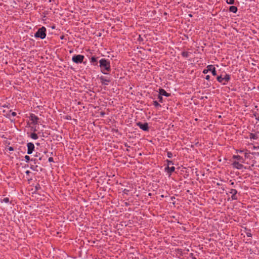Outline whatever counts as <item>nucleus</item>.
Masks as SVG:
<instances>
[{
	"instance_id": "14",
	"label": "nucleus",
	"mask_w": 259,
	"mask_h": 259,
	"mask_svg": "<svg viewBox=\"0 0 259 259\" xmlns=\"http://www.w3.org/2000/svg\"><path fill=\"white\" fill-rule=\"evenodd\" d=\"M98 57L92 56L90 58V62H91V63L92 65H94V66L97 65V64H98Z\"/></svg>"
},
{
	"instance_id": "34",
	"label": "nucleus",
	"mask_w": 259,
	"mask_h": 259,
	"mask_svg": "<svg viewBox=\"0 0 259 259\" xmlns=\"http://www.w3.org/2000/svg\"><path fill=\"white\" fill-rule=\"evenodd\" d=\"M190 256L191 257L192 259H197L193 253L190 254Z\"/></svg>"
},
{
	"instance_id": "42",
	"label": "nucleus",
	"mask_w": 259,
	"mask_h": 259,
	"mask_svg": "<svg viewBox=\"0 0 259 259\" xmlns=\"http://www.w3.org/2000/svg\"><path fill=\"white\" fill-rule=\"evenodd\" d=\"M236 152L237 153L239 152L240 153H243V150H236Z\"/></svg>"
},
{
	"instance_id": "46",
	"label": "nucleus",
	"mask_w": 259,
	"mask_h": 259,
	"mask_svg": "<svg viewBox=\"0 0 259 259\" xmlns=\"http://www.w3.org/2000/svg\"><path fill=\"white\" fill-rule=\"evenodd\" d=\"M124 146H125V147H126L127 148H130V146H128V144H127V143H125V144H124Z\"/></svg>"
},
{
	"instance_id": "11",
	"label": "nucleus",
	"mask_w": 259,
	"mask_h": 259,
	"mask_svg": "<svg viewBox=\"0 0 259 259\" xmlns=\"http://www.w3.org/2000/svg\"><path fill=\"white\" fill-rule=\"evenodd\" d=\"M232 166L234 168L238 169H241L244 167V166L241 163H240L239 161H235L232 163Z\"/></svg>"
},
{
	"instance_id": "13",
	"label": "nucleus",
	"mask_w": 259,
	"mask_h": 259,
	"mask_svg": "<svg viewBox=\"0 0 259 259\" xmlns=\"http://www.w3.org/2000/svg\"><path fill=\"white\" fill-rule=\"evenodd\" d=\"M175 167L174 166H166V167H165V171L167 172L169 176L171 175V174L175 171Z\"/></svg>"
},
{
	"instance_id": "59",
	"label": "nucleus",
	"mask_w": 259,
	"mask_h": 259,
	"mask_svg": "<svg viewBox=\"0 0 259 259\" xmlns=\"http://www.w3.org/2000/svg\"><path fill=\"white\" fill-rule=\"evenodd\" d=\"M45 153H47V151H46L44 152Z\"/></svg>"
},
{
	"instance_id": "7",
	"label": "nucleus",
	"mask_w": 259,
	"mask_h": 259,
	"mask_svg": "<svg viewBox=\"0 0 259 259\" xmlns=\"http://www.w3.org/2000/svg\"><path fill=\"white\" fill-rule=\"evenodd\" d=\"M29 119L31 121V124L36 125L38 123L39 118L34 114L31 113L29 116Z\"/></svg>"
},
{
	"instance_id": "28",
	"label": "nucleus",
	"mask_w": 259,
	"mask_h": 259,
	"mask_svg": "<svg viewBox=\"0 0 259 259\" xmlns=\"http://www.w3.org/2000/svg\"><path fill=\"white\" fill-rule=\"evenodd\" d=\"M41 189V187H40V185L37 183L36 186H35V191H37L39 190H40Z\"/></svg>"
},
{
	"instance_id": "8",
	"label": "nucleus",
	"mask_w": 259,
	"mask_h": 259,
	"mask_svg": "<svg viewBox=\"0 0 259 259\" xmlns=\"http://www.w3.org/2000/svg\"><path fill=\"white\" fill-rule=\"evenodd\" d=\"M229 193L231 194V199L232 200H237L238 198L237 195V191L234 189H230Z\"/></svg>"
},
{
	"instance_id": "57",
	"label": "nucleus",
	"mask_w": 259,
	"mask_h": 259,
	"mask_svg": "<svg viewBox=\"0 0 259 259\" xmlns=\"http://www.w3.org/2000/svg\"><path fill=\"white\" fill-rule=\"evenodd\" d=\"M171 199L172 200V199H175V197H171Z\"/></svg>"
},
{
	"instance_id": "47",
	"label": "nucleus",
	"mask_w": 259,
	"mask_h": 259,
	"mask_svg": "<svg viewBox=\"0 0 259 259\" xmlns=\"http://www.w3.org/2000/svg\"><path fill=\"white\" fill-rule=\"evenodd\" d=\"M125 206H127L130 205V204L128 202H125L124 203Z\"/></svg>"
},
{
	"instance_id": "20",
	"label": "nucleus",
	"mask_w": 259,
	"mask_h": 259,
	"mask_svg": "<svg viewBox=\"0 0 259 259\" xmlns=\"http://www.w3.org/2000/svg\"><path fill=\"white\" fill-rule=\"evenodd\" d=\"M249 137L251 139H254V140H256L258 138L256 134H253V133L250 134Z\"/></svg>"
},
{
	"instance_id": "6",
	"label": "nucleus",
	"mask_w": 259,
	"mask_h": 259,
	"mask_svg": "<svg viewBox=\"0 0 259 259\" xmlns=\"http://www.w3.org/2000/svg\"><path fill=\"white\" fill-rule=\"evenodd\" d=\"M136 124L143 131L148 132L149 130V127L147 122L142 123L141 122H138Z\"/></svg>"
},
{
	"instance_id": "23",
	"label": "nucleus",
	"mask_w": 259,
	"mask_h": 259,
	"mask_svg": "<svg viewBox=\"0 0 259 259\" xmlns=\"http://www.w3.org/2000/svg\"><path fill=\"white\" fill-rule=\"evenodd\" d=\"M157 99L159 102L162 103L163 102L162 96L160 95L159 94L158 95Z\"/></svg>"
},
{
	"instance_id": "17",
	"label": "nucleus",
	"mask_w": 259,
	"mask_h": 259,
	"mask_svg": "<svg viewBox=\"0 0 259 259\" xmlns=\"http://www.w3.org/2000/svg\"><path fill=\"white\" fill-rule=\"evenodd\" d=\"M238 11L237 7L234 6H231L229 7V11L234 13H236Z\"/></svg>"
},
{
	"instance_id": "60",
	"label": "nucleus",
	"mask_w": 259,
	"mask_h": 259,
	"mask_svg": "<svg viewBox=\"0 0 259 259\" xmlns=\"http://www.w3.org/2000/svg\"><path fill=\"white\" fill-rule=\"evenodd\" d=\"M60 139H62V137L61 136H60Z\"/></svg>"
},
{
	"instance_id": "41",
	"label": "nucleus",
	"mask_w": 259,
	"mask_h": 259,
	"mask_svg": "<svg viewBox=\"0 0 259 259\" xmlns=\"http://www.w3.org/2000/svg\"><path fill=\"white\" fill-rule=\"evenodd\" d=\"M8 149H9V151H14V148L13 147H11V146L9 147Z\"/></svg>"
},
{
	"instance_id": "49",
	"label": "nucleus",
	"mask_w": 259,
	"mask_h": 259,
	"mask_svg": "<svg viewBox=\"0 0 259 259\" xmlns=\"http://www.w3.org/2000/svg\"><path fill=\"white\" fill-rule=\"evenodd\" d=\"M64 35H62V36H60V39H63L64 38Z\"/></svg>"
},
{
	"instance_id": "56",
	"label": "nucleus",
	"mask_w": 259,
	"mask_h": 259,
	"mask_svg": "<svg viewBox=\"0 0 259 259\" xmlns=\"http://www.w3.org/2000/svg\"><path fill=\"white\" fill-rule=\"evenodd\" d=\"M42 168L40 167V171H42Z\"/></svg>"
},
{
	"instance_id": "24",
	"label": "nucleus",
	"mask_w": 259,
	"mask_h": 259,
	"mask_svg": "<svg viewBox=\"0 0 259 259\" xmlns=\"http://www.w3.org/2000/svg\"><path fill=\"white\" fill-rule=\"evenodd\" d=\"M1 202L8 203L10 202L9 198L8 197H5L3 199L1 200Z\"/></svg>"
},
{
	"instance_id": "54",
	"label": "nucleus",
	"mask_w": 259,
	"mask_h": 259,
	"mask_svg": "<svg viewBox=\"0 0 259 259\" xmlns=\"http://www.w3.org/2000/svg\"><path fill=\"white\" fill-rule=\"evenodd\" d=\"M256 119L258 121H259V116H258L257 117H256Z\"/></svg>"
},
{
	"instance_id": "52",
	"label": "nucleus",
	"mask_w": 259,
	"mask_h": 259,
	"mask_svg": "<svg viewBox=\"0 0 259 259\" xmlns=\"http://www.w3.org/2000/svg\"><path fill=\"white\" fill-rule=\"evenodd\" d=\"M38 155L37 154V153H36V154L35 155V157H38Z\"/></svg>"
},
{
	"instance_id": "58",
	"label": "nucleus",
	"mask_w": 259,
	"mask_h": 259,
	"mask_svg": "<svg viewBox=\"0 0 259 259\" xmlns=\"http://www.w3.org/2000/svg\"><path fill=\"white\" fill-rule=\"evenodd\" d=\"M190 17H192V15L191 14H189Z\"/></svg>"
},
{
	"instance_id": "4",
	"label": "nucleus",
	"mask_w": 259,
	"mask_h": 259,
	"mask_svg": "<svg viewBox=\"0 0 259 259\" xmlns=\"http://www.w3.org/2000/svg\"><path fill=\"white\" fill-rule=\"evenodd\" d=\"M84 56L82 55H74L72 58V61L76 64L83 63L85 64V62H83Z\"/></svg>"
},
{
	"instance_id": "33",
	"label": "nucleus",
	"mask_w": 259,
	"mask_h": 259,
	"mask_svg": "<svg viewBox=\"0 0 259 259\" xmlns=\"http://www.w3.org/2000/svg\"><path fill=\"white\" fill-rule=\"evenodd\" d=\"M244 154L245 158H248L249 157V153L245 152L244 153Z\"/></svg>"
},
{
	"instance_id": "12",
	"label": "nucleus",
	"mask_w": 259,
	"mask_h": 259,
	"mask_svg": "<svg viewBox=\"0 0 259 259\" xmlns=\"http://www.w3.org/2000/svg\"><path fill=\"white\" fill-rule=\"evenodd\" d=\"M206 68H208V71L211 72L212 75L216 76L217 75V70L214 65H208L207 66Z\"/></svg>"
},
{
	"instance_id": "37",
	"label": "nucleus",
	"mask_w": 259,
	"mask_h": 259,
	"mask_svg": "<svg viewBox=\"0 0 259 259\" xmlns=\"http://www.w3.org/2000/svg\"><path fill=\"white\" fill-rule=\"evenodd\" d=\"M112 131L114 132H115L116 133H119V132L118 129L112 128Z\"/></svg>"
},
{
	"instance_id": "36",
	"label": "nucleus",
	"mask_w": 259,
	"mask_h": 259,
	"mask_svg": "<svg viewBox=\"0 0 259 259\" xmlns=\"http://www.w3.org/2000/svg\"><path fill=\"white\" fill-rule=\"evenodd\" d=\"M138 41H143V38L140 35H139V38L138 39Z\"/></svg>"
},
{
	"instance_id": "31",
	"label": "nucleus",
	"mask_w": 259,
	"mask_h": 259,
	"mask_svg": "<svg viewBox=\"0 0 259 259\" xmlns=\"http://www.w3.org/2000/svg\"><path fill=\"white\" fill-rule=\"evenodd\" d=\"M129 191H130V190H128V189H124L122 191L123 193L124 194H126V195H127V194H128V192H129Z\"/></svg>"
},
{
	"instance_id": "53",
	"label": "nucleus",
	"mask_w": 259,
	"mask_h": 259,
	"mask_svg": "<svg viewBox=\"0 0 259 259\" xmlns=\"http://www.w3.org/2000/svg\"><path fill=\"white\" fill-rule=\"evenodd\" d=\"M52 29H55V26H52Z\"/></svg>"
},
{
	"instance_id": "29",
	"label": "nucleus",
	"mask_w": 259,
	"mask_h": 259,
	"mask_svg": "<svg viewBox=\"0 0 259 259\" xmlns=\"http://www.w3.org/2000/svg\"><path fill=\"white\" fill-rule=\"evenodd\" d=\"M166 162L167 164V166H169V165H170V164H174V163H173L172 161H171V160L167 159L166 160Z\"/></svg>"
},
{
	"instance_id": "22",
	"label": "nucleus",
	"mask_w": 259,
	"mask_h": 259,
	"mask_svg": "<svg viewBox=\"0 0 259 259\" xmlns=\"http://www.w3.org/2000/svg\"><path fill=\"white\" fill-rule=\"evenodd\" d=\"M153 105L155 107H161V106L160 105V104L157 101H154L153 102Z\"/></svg>"
},
{
	"instance_id": "50",
	"label": "nucleus",
	"mask_w": 259,
	"mask_h": 259,
	"mask_svg": "<svg viewBox=\"0 0 259 259\" xmlns=\"http://www.w3.org/2000/svg\"><path fill=\"white\" fill-rule=\"evenodd\" d=\"M3 107H4V108H5V107H8V106H7V105H6L5 104V105H3Z\"/></svg>"
},
{
	"instance_id": "2",
	"label": "nucleus",
	"mask_w": 259,
	"mask_h": 259,
	"mask_svg": "<svg viewBox=\"0 0 259 259\" xmlns=\"http://www.w3.org/2000/svg\"><path fill=\"white\" fill-rule=\"evenodd\" d=\"M231 79L230 75L226 73L225 75L223 76V74H221L220 75H218L217 77V81L221 83L223 85H226L227 82H228Z\"/></svg>"
},
{
	"instance_id": "15",
	"label": "nucleus",
	"mask_w": 259,
	"mask_h": 259,
	"mask_svg": "<svg viewBox=\"0 0 259 259\" xmlns=\"http://www.w3.org/2000/svg\"><path fill=\"white\" fill-rule=\"evenodd\" d=\"M159 94L161 96H164L165 97H169L170 96V94L167 93L163 89H159Z\"/></svg>"
},
{
	"instance_id": "21",
	"label": "nucleus",
	"mask_w": 259,
	"mask_h": 259,
	"mask_svg": "<svg viewBox=\"0 0 259 259\" xmlns=\"http://www.w3.org/2000/svg\"><path fill=\"white\" fill-rule=\"evenodd\" d=\"M16 115H17V113L15 112H12V110H10V114H7L6 117H10V115H12L13 116H16Z\"/></svg>"
},
{
	"instance_id": "10",
	"label": "nucleus",
	"mask_w": 259,
	"mask_h": 259,
	"mask_svg": "<svg viewBox=\"0 0 259 259\" xmlns=\"http://www.w3.org/2000/svg\"><path fill=\"white\" fill-rule=\"evenodd\" d=\"M27 154L30 155L32 153L33 151L34 150V145L31 143L29 142L27 144Z\"/></svg>"
},
{
	"instance_id": "45",
	"label": "nucleus",
	"mask_w": 259,
	"mask_h": 259,
	"mask_svg": "<svg viewBox=\"0 0 259 259\" xmlns=\"http://www.w3.org/2000/svg\"><path fill=\"white\" fill-rule=\"evenodd\" d=\"M66 119H71V118L70 116H67L66 117Z\"/></svg>"
},
{
	"instance_id": "38",
	"label": "nucleus",
	"mask_w": 259,
	"mask_h": 259,
	"mask_svg": "<svg viewBox=\"0 0 259 259\" xmlns=\"http://www.w3.org/2000/svg\"><path fill=\"white\" fill-rule=\"evenodd\" d=\"M48 161L49 162H54V159H53V158L52 157H50L49 158Z\"/></svg>"
},
{
	"instance_id": "19",
	"label": "nucleus",
	"mask_w": 259,
	"mask_h": 259,
	"mask_svg": "<svg viewBox=\"0 0 259 259\" xmlns=\"http://www.w3.org/2000/svg\"><path fill=\"white\" fill-rule=\"evenodd\" d=\"M190 53L186 52V51H183L182 52L181 55L184 58H188L189 56Z\"/></svg>"
},
{
	"instance_id": "55",
	"label": "nucleus",
	"mask_w": 259,
	"mask_h": 259,
	"mask_svg": "<svg viewBox=\"0 0 259 259\" xmlns=\"http://www.w3.org/2000/svg\"><path fill=\"white\" fill-rule=\"evenodd\" d=\"M78 105L81 104V102H78Z\"/></svg>"
},
{
	"instance_id": "48",
	"label": "nucleus",
	"mask_w": 259,
	"mask_h": 259,
	"mask_svg": "<svg viewBox=\"0 0 259 259\" xmlns=\"http://www.w3.org/2000/svg\"><path fill=\"white\" fill-rule=\"evenodd\" d=\"M230 185H231V186H234V182H231V184H230Z\"/></svg>"
},
{
	"instance_id": "35",
	"label": "nucleus",
	"mask_w": 259,
	"mask_h": 259,
	"mask_svg": "<svg viewBox=\"0 0 259 259\" xmlns=\"http://www.w3.org/2000/svg\"><path fill=\"white\" fill-rule=\"evenodd\" d=\"M37 159L40 161L42 160H46L45 158H44V156H39L38 159Z\"/></svg>"
},
{
	"instance_id": "43",
	"label": "nucleus",
	"mask_w": 259,
	"mask_h": 259,
	"mask_svg": "<svg viewBox=\"0 0 259 259\" xmlns=\"http://www.w3.org/2000/svg\"><path fill=\"white\" fill-rule=\"evenodd\" d=\"M25 174L26 175L29 176L30 174V171L29 170H27L26 171Z\"/></svg>"
},
{
	"instance_id": "1",
	"label": "nucleus",
	"mask_w": 259,
	"mask_h": 259,
	"mask_svg": "<svg viewBox=\"0 0 259 259\" xmlns=\"http://www.w3.org/2000/svg\"><path fill=\"white\" fill-rule=\"evenodd\" d=\"M99 63L101 72L104 74H109L111 70L110 61L103 58L99 60Z\"/></svg>"
},
{
	"instance_id": "51",
	"label": "nucleus",
	"mask_w": 259,
	"mask_h": 259,
	"mask_svg": "<svg viewBox=\"0 0 259 259\" xmlns=\"http://www.w3.org/2000/svg\"><path fill=\"white\" fill-rule=\"evenodd\" d=\"M59 139H60V137H59L58 136H57V138H56V139L59 141Z\"/></svg>"
},
{
	"instance_id": "32",
	"label": "nucleus",
	"mask_w": 259,
	"mask_h": 259,
	"mask_svg": "<svg viewBox=\"0 0 259 259\" xmlns=\"http://www.w3.org/2000/svg\"><path fill=\"white\" fill-rule=\"evenodd\" d=\"M208 68H206V69H204L203 70V73L204 74H206L208 73Z\"/></svg>"
},
{
	"instance_id": "30",
	"label": "nucleus",
	"mask_w": 259,
	"mask_h": 259,
	"mask_svg": "<svg viewBox=\"0 0 259 259\" xmlns=\"http://www.w3.org/2000/svg\"><path fill=\"white\" fill-rule=\"evenodd\" d=\"M167 156L168 158H171L172 157V153L170 151L167 152Z\"/></svg>"
},
{
	"instance_id": "25",
	"label": "nucleus",
	"mask_w": 259,
	"mask_h": 259,
	"mask_svg": "<svg viewBox=\"0 0 259 259\" xmlns=\"http://www.w3.org/2000/svg\"><path fill=\"white\" fill-rule=\"evenodd\" d=\"M25 160L26 162H28L29 161H31V158L28 155H25Z\"/></svg>"
},
{
	"instance_id": "5",
	"label": "nucleus",
	"mask_w": 259,
	"mask_h": 259,
	"mask_svg": "<svg viewBox=\"0 0 259 259\" xmlns=\"http://www.w3.org/2000/svg\"><path fill=\"white\" fill-rule=\"evenodd\" d=\"M31 161L33 162V164H31L30 168L32 170L34 171H38V169H37L38 165L39 164V162H38V160L37 158H31Z\"/></svg>"
},
{
	"instance_id": "40",
	"label": "nucleus",
	"mask_w": 259,
	"mask_h": 259,
	"mask_svg": "<svg viewBox=\"0 0 259 259\" xmlns=\"http://www.w3.org/2000/svg\"><path fill=\"white\" fill-rule=\"evenodd\" d=\"M205 79H206L207 80H209L210 79V76L209 75H207L205 76Z\"/></svg>"
},
{
	"instance_id": "3",
	"label": "nucleus",
	"mask_w": 259,
	"mask_h": 259,
	"mask_svg": "<svg viewBox=\"0 0 259 259\" xmlns=\"http://www.w3.org/2000/svg\"><path fill=\"white\" fill-rule=\"evenodd\" d=\"M35 38L44 39L46 37V28L44 26L39 28L34 34Z\"/></svg>"
},
{
	"instance_id": "18",
	"label": "nucleus",
	"mask_w": 259,
	"mask_h": 259,
	"mask_svg": "<svg viewBox=\"0 0 259 259\" xmlns=\"http://www.w3.org/2000/svg\"><path fill=\"white\" fill-rule=\"evenodd\" d=\"M30 137L34 140H36L38 138L37 134L34 132L31 133L30 135Z\"/></svg>"
},
{
	"instance_id": "44",
	"label": "nucleus",
	"mask_w": 259,
	"mask_h": 259,
	"mask_svg": "<svg viewBox=\"0 0 259 259\" xmlns=\"http://www.w3.org/2000/svg\"><path fill=\"white\" fill-rule=\"evenodd\" d=\"M31 130H33L34 133L37 131V130L36 129L35 127L34 128L33 127H32Z\"/></svg>"
},
{
	"instance_id": "27",
	"label": "nucleus",
	"mask_w": 259,
	"mask_h": 259,
	"mask_svg": "<svg viewBox=\"0 0 259 259\" xmlns=\"http://www.w3.org/2000/svg\"><path fill=\"white\" fill-rule=\"evenodd\" d=\"M226 3L229 5H233L235 3V0H227Z\"/></svg>"
},
{
	"instance_id": "16",
	"label": "nucleus",
	"mask_w": 259,
	"mask_h": 259,
	"mask_svg": "<svg viewBox=\"0 0 259 259\" xmlns=\"http://www.w3.org/2000/svg\"><path fill=\"white\" fill-rule=\"evenodd\" d=\"M232 158L233 159H237V161L240 162L241 163H244V161H245L244 159L242 157H241L238 155H233Z\"/></svg>"
},
{
	"instance_id": "39",
	"label": "nucleus",
	"mask_w": 259,
	"mask_h": 259,
	"mask_svg": "<svg viewBox=\"0 0 259 259\" xmlns=\"http://www.w3.org/2000/svg\"><path fill=\"white\" fill-rule=\"evenodd\" d=\"M105 115V113L104 112L102 111V112H100V116H101V117H103Z\"/></svg>"
},
{
	"instance_id": "26",
	"label": "nucleus",
	"mask_w": 259,
	"mask_h": 259,
	"mask_svg": "<svg viewBox=\"0 0 259 259\" xmlns=\"http://www.w3.org/2000/svg\"><path fill=\"white\" fill-rule=\"evenodd\" d=\"M246 236L248 237H251L252 234L251 233V230L250 229L248 230V231L246 232Z\"/></svg>"
},
{
	"instance_id": "9",
	"label": "nucleus",
	"mask_w": 259,
	"mask_h": 259,
	"mask_svg": "<svg viewBox=\"0 0 259 259\" xmlns=\"http://www.w3.org/2000/svg\"><path fill=\"white\" fill-rule=\"evenodd\" d=\"M99 79L102 85H107L111 81V79L109 78L103 76H100Z\"/></svg>"
}]
</instances>
